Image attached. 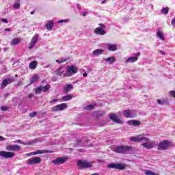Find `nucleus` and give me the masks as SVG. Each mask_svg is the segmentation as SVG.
<instances>
[{"instance_id":"nucleus-38","label":"nucleus","mask_w":175,"mask_h":175,"mask_svg":"<svg viewBox=\"0 0 175 175\" xmlns=\"http://www.w3.org/2000/svg\"><path fill=\"white\" fill-rule=\"evenodd\" d=\"M94 108V105H90L85 107L86 110H92Z\"/></svg>"},{"instance_id":"nucleus-47","label":"nucleus","mask_w":175,"mask_h":175,"mask_svg":"<svg viewBox=\"0 0 175 175\" xmlns=\"http://www.w3.org/2000/svg\"><path fill=\"white\" fill-rule=\"evenodd\" d=\"M88 14V12H84L82 13V16H85Z\"/></svg>"},{"instance_id":"nucleus-49","label":"nucleus","mask_w":175,"mask_h":175,"mask_svg":"<svg viewBox=\"0 0 175 175\" xmlns=\"http://www.w3.org/2000/svg\"><path fill=\"white\" fill-rule=\"evenodd\" d=\"M161 54H162L163 55H165L166 53H165V51H160Z\"/></svg>"},{"instance_id":"nucleus-53","label":"nucleus","mask_w":175,"mask_h":175,"mask_svg":"<svg viewBox=\"0 0 175 175\" xmlns=\"http://www.w3.org/2000/svg\"><path fill=\"white\" fill-rule=\"evenodd\" d=\"M33 96V94H29V98H32Z\"/></svg>"},{"instance_id":"nucleus-37","label":"nucleus","mask_w":175,"mask_h":175,"mask_svg":"<svg viewBox=\"0 0 175 175\" xmlns=\"http://www.w3.org/2000/svg\"><path fill=\"white\" fill-rule=\"evenodd\" d=\"M36 44V42H33V41H31L30 45L29 46V50L33 49V46Z\"/></svg>"},{"instance_id":"nucleus-23","label":"nucleus","mask_w":175,"mask_h":175,"mask_svg":"<svg viewBox=\"0 0 175 175\" xmlns=\"http://www.w3.org/2000/svg\"><path fill=\"white\" fill-rule=\"evenodd\" d=\"M73 98H75V96H73V94H68L67 96H63L62 100H64V102H68V100H70L71 99H73Z\"/></svg>"},{"instance_id":"nucleus-7","label":"nucleus","mask_w":175,"mask_h":175,"mask_svg":"<svg viewBox=\"0 0 175 175\" xmlns=\"http://www.w3.org/2000/svg\"><path fill=\"white\" fill-rule=\"evenodd\" d=\"M40 162H42V159L39 157H31L26 161V163L30 165H38V163H40Z\"/></svg>"},{"instance_id":"nucleus-45","label":"nucleus","mask_w":175,"mask_h":175,"mask_svg":"<svg viewBox=\"0 0 175 175\" xmlns=\"http://www.w3.org/2000/svg\"><path fill=\"white\" fill-rule=\"evenodd\" d=\"M1 21H2L3 23H5V24H8V19H6V18H2V19H1Z\"/></svg>"},{"instance_id":"nucleus-26","label":"nucleus","mask_w":175,"mask_h":175,"mask_svg":"<svg viewBox=\"0 0 175 175\" xmlns=\"http://www.w3.org/2000/svg\"><path fill=\"white\" fill-rule=\"evenodd\" d=\"M50 88L51 86L49 84H47L45 86H41V92H47Z\"/></svg>"},{"instance_id":"nucleus-51","label":"nucleus","mask_w":175,"mask_h":175,"mask_svg":"<svg viewBox=\"0 0 175 175\" xmlns=\"http://www.w3.org/2000/svg\"><path fill=\"white\" fill-rule=\"evenodd\" d=\"M83 77H87L88 75L87 72H85L83 74Z\"/></svg>"},{"instance_id":"nucleus-24","label":"nucleus","mask_w":175,"mask_h":175,"mask_svg":"<svg viewBox=\"0 0 175 175\" xmlns=\"http://www.w3.org/2000/svg\"><path fill=\"white\" fill-rule=\"evenodd\" d=\"M38 80H39V76H38V75H34V76H33V77L30 79V80H29L30 84H33V83L38 82Z\"/></svg>"},{"instance_id":"nucleus-20","label":"nucleus","mask_w":175,"mask_h":175,"mask_svg":"<svg viewBox=\"0 0 175 175\" xmlns=\"http://www.w3.org/2000/svg\"><path fill=\"white\" fill-rule=\"evenodd\" d=\"M72 90H73V85L68 84L64 86V92H65V94H68V92H70Z\"/></svg>"},{"instance_id":"nucleus-57","label":"nucleus","mask_w":175,"mask_h":175,"mask_svg":"<svg viewBox=\"0 0 175 175\" xmlns=\"http://www.w3.org/2000/svg\"><path fill=\"white\" fill-rule=\"evenodd\" d=\"M49 66H47L46 68H49Z\"/></svg>"},{"instance_id":"nucleus-5","label":"nucleus","mask_w":175,"mask_h":175,"mask_svg":"<svg viewBox=\"0 0 175 175\" xmlns=\"http://www.w3.org/2000/svg\"><path fill=\"white\" fill-rule=\"evenodd\" d=\"M107 167L109 169H116L118 170H125L126 169V165L124 163H110L108 164Z\"/></svg>"},{"instance_id":"nucleus-18","label":"nucleus","mask_w":175,"mask_h":175,"mask_svg":"<svg viewBox=\"0 0 175 175\" xmlns=\"http://www.w3.org/2000/svg\"><path fill=\"white\" fill-rule=\"evenodd\" d=\"M109 118L113 122H116L117 124H121L122 122V121H121L120 118H117V116H116V114H110Z\"/></svg>"},{"instance_id":"nucleus-13","label":"nucleus","mask_w":175,"mask_h":175,"mask_svg":"<svg viewBox=\"0 0 175 175\" xmlns=\"http://www.w3.org/2000/svg\"><path fill=\"white\" fill-rule=\"evenodd\" d=\"M0 157L5 158V159H9V158L14 157V153L13 152L0 151Z\"/></svg>"},{"instance_id":"nucleus-16","label":"nucleus","mask_w":175,"mask_h":175,"mask_svg":"<svg viewBox=\"0 0 175 175\" xmlns=\"http://www.w3.org/2000/svg\"><path fill=\"white\" fill-rule=\"evenodd\" d=\"M5 150L7 151H21V147L18 145L8 146Z\"/></svg>"},{"instance_id":"nucleus-9","label":"nucleus","mask_w":175,"mask_h":175,"mask_svg":"<svg viewBox=\"0 0 175 175\" xmlns=\"http://www.w3.org/2000/svg\"><path fill=\"white\" fill-rule=\"evenodd\" d=\"M99 25L102 27H97L94 30V33L96 35H106V31L105 30V28H106V25L100 23Z\"/></svg>"},{"instance_id":"nucleus-17","label":"nucleus","mask_w":175,"mask_h":175,"mask_svg":"<svg viewBox=\"0 0 175 175\" xmlns=\"http://www.w3.org/2000/svg\"><path fill=\"white\" fill-rule=\"evenodd\" d=\"M13 83V79H5L3 80L1 84V88H5L8 86V84H12Z\"/></svg>"},{"instance_id":"nucleus-31","label":"nucleus","mask_w":175,"mask_h":175,"mask_svg":"<svg viewBox=\"0 0 175 175\" xmlns=\"http://www.w3.org/2000/svg\"><path fill=\"white\" fill-rule=\"evenodd\" d=\"M103 49H96L93 51V54L94 55H99L100 54H103Z\"/></svg>"},{"instance_id":"nucleus-41","label":"nucleus","mask_w":175,"mask_h":175,"mask_svg":"<svg viewBox=\"0 0 175 175\" xmlns=\"http://www.w3.org/2000/svg\"><path fill=\"white\" fill-rule=\"evenodd\" d=\"M157 101L159 103V105H165V103H166V101L165 100H161L157 99Z\"/></svg>"},{"instance_id":"nucleus-21","label":"nucleus","mask_w":175,"mask_h":175,"mask_svg":"<svg viewBox=\"0 0 175 175\" xmlns=\"http://www.w3.org/2000/svg\"><path fill=\"white\" fill-rule=\"evenodd\" d=\"M20 42H21V38H15L11 40L10 45L11 46H17V44H18V43H20Z\"/></svg>"},{"instance_id":"nucleus-50","label":"nucleus","mask_w":175,"mask_h":175,"mask_svg":"<svg viewBox=\"0 0 175 175\" xmlns=\"http://www.w3.org/2000/svg\"><path fill=\"white\" fill-rule=\"evenodd\" d=\"M59 23H66V20H61V21H59Z\"/></svg>"},{"instance_id":"nucleus-40","label":"nucleus","mask_w":175,"mask_h":175,"mask_svg":"<svg viewBox=\"0 0 175 175\" xmlns=\"http://www.w3.org/2000/svg\"><path fill=\"white\" fill-rule=\"evenodd\" d=\"M66 59H58L56 60V62H57V64H62V62H66Z\"/></svg>"},{"instance_id":"nucleus-56","label":"nucleus","mask_w":175,"mask_h":175,"mask_svg":"<svg viewBox=\"0 0 175 175\" xmlns=\"http://www.w3.org/2000/svg\"><path fill=\"white\" fill-rule=\"evenodd\" d=\"M92 175H99V174L95 173V174H93Z\"/></svg>"},{"instance_id":"nucleus-34","label":"nucleus","mask_w":175,"mask_h":175,"mask_svg":"<svg viewBox=\"0 0 175 175\" xmlns=\"http://www.w3.org/2000/svg\"><path fill=\"white\" fill-rule=\"evenodd\" d=\"M161 13L163 14H167L169 13V8L166 7L161 10Z\"/></svg>"},{"instance_id":"nucleus-30","label":"nucleus","mask_w":175,"mask_h":175,"mask_svg":"<svg viewBox=\"0 0 175 175\" xmlns=\"http://www.w3.org/2000/svg\"><path fill=\"white\" fill-rule=\"evenodd\" d=\"M54 25V23H53V21H49L47 23H46V29H52Z\"/></svg>"},{"instance_id":"nucleus-11","label":"nucleus","mask_w":175,"mask_h":175,"mask_svg":"<svg viewBox=\"0 0 175 175\" xmlns=\"http://www.w3.org/2000/svg\"><path fill=\"white\" fill-rule=\"evenodd\" d=\"M123 115L126 118H133V117H136V111L130 109L124 110Z\"/></svg>"},{"instance_id":"nucleus-43","label":"nucleus","mask_w":175,"mask_h":175,"mask_svg":"<svg viewBox=\"0 0 175 175\" xmlns=\"http://www.w3.org/2000/svg\"><path fill=\"white\" fill-rule=\"evenodd\" d=\"M170 94L172 95L173 98H175V91L170 92Z\"/></svg>"},{"instance_id":"nucleus-55","label":"nucleus","mask_w":175,"mask_h":175,"mask_svg":"<svg viewBox=\"0 0 175 175\" xmlns=\"http://www.w3.org/2000/svg\"><path fill=\"white\" fill-rule=\"evenodd\" d=\"M98 162L100 163V162H103V160H98Z\"/></svg>"},{"instance_id":"nucleus-29","label":"nucleus","mask_w":175,"mask_h":175,"mask_svg":"<svg viewBox=\"0 0 175 175\" xmlns=\"http://www.w3.org/2000/svg\"><path fill=\"white\" fill-rule=\"evenodd\" d=\"M157 33L158 38H159L161 40H165V37H163V33H162L161 30H158L157 31Z\"/></svg>"},{"instance_id":"nucleus-15","label":"nucleus","mask_w":175,"mask_h":175,"mask_svg":"<svg viewBox=\"0 0 175 175\" xmlns=\"http://www.w3.org/2000/svg\"><path fill=\"white\" fill-rule=\"evenodd\" d=\"M135 57H130L126 60V62L127 64H133V62H136L137 59H139V57H140V52H138L137 53H135Z\"/></svg>"},{"instance_id":"nucleus-42","label":"nucleus","mask_w":175,"mask_h":175,"mask_svg":"<svg viewBox=\"0 0 175 175\" xmlns=\"http://www.w3.org/2000/svg\"><path fill=\"white\" fill-rule=\"evenodd\" d=\"M1 110H2V111H7V110H9V107L2 106V107H1Z\"/></svg>"},{"instance_id":"nucleus-25","label":"nucleus","mask_w":175,"mask_h":175,"mask_svg":"<svg viewBox=\"0 0 175 175\" xmlns=\"http://www.w3.org/2000/svg\"><path fill=\"white\" fill-rule=\"evenodd\" d=\"M105 62H108L109 65H111V64L116 62V58L114 57H111L105 59Z\"/></svg>"},{"instance_id":"nucleus-44","label":"nucleus","mask_w":175,"mask_h":175,"mask_svg":"<svg viewBox=\"0 0 175 175\" xmlns=\"http://www.w3.org/2000/svg\"><path fill=\"white\" fill-rule=\"evenodd\" d=\"M55 102H58V99L54 98V99H53L52 100H51V101L49 102V103H55Z\"/></svg>"},{"instance_id":"nucleus-35","label":"nucleus","mask_w":175,"mask_h":175,"mask_svg":"<svg viewBox=\"0 0 175 175\" xmlns=\"http://www.w3.org/2000/svg\"><path fill=\"white\" fill-rule=\"evenodd\" d=\"M38 38H39V36L38 34H35V36L31 39V42H33L36 44L38 43Z\"/></svg>"},{"instance_id":"nucleus-52","label":"nucleus","mask_w":175,"mask_h":175,"mask_svg":"<svg viewBox=\"0 0 175 175\" xmlns=\"http://www.w3.org/2000/svg\"><path fill=\"white\" fill-rule=\"evenodd\" d=\"M5 31H10V28H6V29H5Z\"/></svg>"},{"instance_id":"nucleus-6","label":"nucleus","mask_w":175,"mask_h":175,"mask_svg":"<svg viewBox=\"0 0 175 175\" xmlns=\"http://www.w3.org/2000/svg\"><path fill=\"white\" fill-rule=\"evenodd\" d=\"M78 71L77 67L75 66H70L67 67V72L64 74L66 77H70L72 75H75Z\"/></svg>"},{"instance_id":"nucleus-58","label":"nucleus","mask_w":175,"mask_h":175,"mask_svg":"<svg viewBox=\"0 0 175 175\" xmlns=\"http://www.w3.org/2000/svg\"><path fill=\"white\" fill-rule=\"evenodd\" d=\"M80 7L79 6H78V9Z\"/></svg>"},{"instance_id":"nucleus-27","label":"nucleus","mask_w":175,"mask_h":175,"mask_svg":"<svg viewBox=\"0 0 175 175\" xmlns=\"http://www.w3.org/2000/svg\"><path fill=\"white\" fill-rule=\"evenodd\" d=\"M20 2H21L20 0H16L15 3H14L13 7L16 10H18V9H20V6H21Z\"/></svg>"},{"instance_id":"nucleus-39","label":"nucleus","mask_w":175,"mask_h":175,"mask_svg":"<svg viewBox=\"0 0 175 175\" xmlns=\"http://www.w3.org/2000/svg\"><path fill=\"white\" fill-rule=\"evenodd\" d=\"M38 116V113L36 111L31 112V113H29V116L31 118H33V117H36Z\"/></svg>"},{"instance_id":"nucleus-46","label":"nucleus","mask_w":175,"mask_h":175,"mask_svg":"<svg viewBox=\"0 0 175 175\" xmlns=\"http://www.w3.org/2000/svg\"><path fill=\"white\" fill-rule=\"evenodd\" d=\"M171 24L173 27H175V18L172 21Z\"/></svg>"},{"instance_id":"nucleus-22","label":"nucleus","mask_w":175,"mask_h":175,"mask_svg":"<svg viewBox=\"0 0 175 175\" xmlns=\"http://www.w3.org/2000/svg\"><path fill=\"white\" fill-rule=\"evenodd\" d=\"M37 66H38V62L36 61H32L29 65V69H31L32 70H33L34 69H36Z\"/></svg>"},{"instance_id":"nucleus-33","label":"nucleus","mask_w":175,"mask_h":175,"mask_svg":"<svg viewBox=\"0 0 175 175\" xmlns=\"http://www.w3.org/2000/svg\"><path fill=\"white\" fill-rule=\"evenodd\" d=\"M145 174H146V175H159V174H158L151 170H146L145 171Z\"/></svg>"},{"instance_id":"nucleus-4","label":"nucleus","mask_w":175,"mask_h":175,"mask_svg":"<svg viewBox=\"0 0 175 175\" xmlns=\"http://www.w3.org/2000/svg\"><path fill=\"white\" fill-rule=\"evenodd\" d=\"M77 163V166H79L80 169H87L88 167H92L94 162H88L86 161L78 160Z\"/></svg>"},{"instance_id":"nucleus-48","label":"nucleus","mask_w":175,"mask_h":175,"mask_svg":"<svg viewBox=\"0 0 175 175\" xmlns=\"http://www.w3.org/2000/svg\"><path fill=\"white\" fill-rule=\"evenodd\" d=\"M5 140V137L0 135V142H3Z\"/></svg>"},{"instance_id":"nucleus-10","label":"nucleus","mask_w":175,"mask_h":175,"mask_svg":"<svg viewBox=\"0 0 175 175\" xmlns=\"http://www.w3.org/2000/svg\"><path fill=\"white\" fill-rule=\"evenodd\" d=\"M68 159H69L68 157H57L52 160V163H53V165H62L65 163Z\"/></svg>"},{"instance_id":"nucleus-19","label":"nucleus","mask_w":175,"mask_h":175,"mask_svg":"<svg viewBox=\"0 0 175 175\" xmlns=\"http://www.w3.org/2000/svg\"><path fill=\"white\" fill-rule=\"evenodd\" d=\"M127 124L132 126H139L141 124L140 121L136 120H132L127 121Z\"/></svg>"},{"instance_id":"nucleus-12","label":"nucleus","mask_w":175,"mask_h":175,"mask_svg":"<svg viewBox=\"0 0 175 175\" xmlns=\"http://www.w3.org/2000/svg\"><path fill=\"white\" fill-rule=\"evenodd\" d=\"M53 151L51 150H39L35 152H32L30 153H27V157H31V155H38V154H51Z\"/></svg>"},{"instance_id":"nucleus-3","label":"nucleus","mask_w":175,"mask_h":175,"mask_svg":"<svg viewBox=\"0 0 175 175\" xmlns=\"http://www.w3.org/2000/svg\"><path fill=\"white\" fill-rule=\"evenodd\" d=\"M172 146H173V144H172L171 142L165 139L159 143L157 150H159V151H163L167 150V148H170Z\"/></svg>"},{"instance_id":"nucleus-54","label":"nucleus","mask_w":175,"mask_h":175,"mask_svg":"<svg viewBox=\"0 0 175 175\" xmlns=\"http://www.w3.org/2000/svg\"><path fill=\"white\" fill-rule=\"evenodd\" d=\"M31 14H35V11H32L30 12Z\"/></svg>"},{"instance_id":"nucleus-28","label":"nucleus","mask_w":175,"mask_h":175,"mask_svg":"<svg viewBox=\"0 0 175 175\" xmlns=\"http://www.w3.org/2000/svg\"><path fill=\"white\" fill-rule=\"evenodd\" d=\"M108 50L109 51H117V46H116L114 44H109Z\"/></svg>"},{"instance_id":"nucleus-36","label":"nucleus","mask_w":175,"mask_h":175,"mask_svg":"<svg viewBox=\"0 0 175 175\" xmlns=\"http://www.w3.org/2000/svg\"><path fill=\"white\" fill-rule=\"evenodd\" d=\"M36 94H40V92H42V87L41 86H39L36 89V91H35Z\"/></svg>"},{"instance_id":"nucleus-32","label":"nucleus","mask_w":175,"mask_h":175,"mask_svg":"<svg viewBox=\"0 0 175 175\" xmlns=\"http://www.w3.org/2000/svg\"><path fill=\"white\" fill-rule=\"evenodd\" d=\"M63 72L64 71H62V68L61 67L55 71V73L57 75V76H62Z\"/></svg>"},{"instance_id":"nucleus-1","label":"nucleus","mask_w":175,"mask_h":175,"mask_svg":"<svg viewBox=\"0 0 175 175\" xmlns=\"http://www.w3.org/2000/svg\"><path fill=\"white\" fill-rule=\"evenodd\" d=\"M131 142H144L141 146L146 150H152L155 147V142L150 140V139L144 135H139L135 137H130Z\"/></svg>"},{"instance_id":"nucleus-8","label":"nucleus","mask_w":175,"mask_h":175,"mask_svg":"<svg viewBox=\"0 0 175 175\" xmlns=\"http://www.w3.org/2000/svg\"><path fill=\"white\" fill-rule=\"evenodd\" d=\"M65 109H68V104L62 103L53 107L52 111H62V110H65Z\"/></svg>"},{"instance_id":"nucleus-14","label":"nucleus","mask_w":175,"mask_h":175,"mask_svg":"<svg viewBox=\"0 0 175 175\" xmlns=\"http://www.w3.org/2000/svg\"><path fill=\"white\" fill-rule=\"evenodd\" d=\"M14 143L23 144V146H33V144H36V143H38V139H33V140L29 141L28 142H23V141H21V140L17 139V140L14 141Z\"/></svg>"},{"instance_id":"nucleus-2","label":"nucleus","mask_w":175,"mask_h":175,"mask_svg":"<svg viewBox=\"0 0 175 175\" xmlns=\"http://www.w3.org/2000/svg\"><path fill=\"white\" fill-rule=\"evenodd\" d=\"M111 150L117 154H129V151L132 150V147L125 146H115Z\"/></svg>"}]
</instances>
